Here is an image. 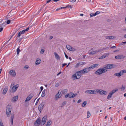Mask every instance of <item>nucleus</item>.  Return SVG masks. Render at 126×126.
I'll use <instances>...</instances> for the list:
<instances>
[{
  "label": "nucleus",
  "instance_id": "f257e3e1",
  "mask_svg": "<svg viewBox=\"0 0 126 126\" xmlns=\"http://www.w3.org/2000/svg\"><path fill=\"white\" fill-rule=\"evenodd\" d=\"M107 71V70L104 67L98 69L95 72V74L97 75H100L103 73H105Z\"/></svg>",
  "mask_w": 126,
  "mask_h": 126
},
{
  "label": "nucleus",
  "instance_id": "f03ea898",
  "mask_svg": "<svg viewBox=\"0 0 126 126\" xmlns=\"http://www.w3.org/2000/svg\"><path fill=\"white\" fill-rule=\"evenodd\" d=\"M81 74L79 71H77L75 73V74L73 75L72 77V78L73 79H79L81 76Z\"/></svg>",
  "mask_w": 126,
  "mask_h": 126
},
{
  "label": "nucleus",
  "instance_id": "7ed1b4c3",
  "mask_svg": "<svg viewBox=\"0 0 126 126\" xmlns=\"http://www.w3.org/2000/svg\"><path fill=\"white\" fill-rule=\"evenodd\" d=\"M11 109V107L10 105H7L6 107V114L8 117H9L10 115Z\"/></svg>",
  "mask_w": 126,
  "mask_h": 126
},
{
  "label": "nucleus",
  "instance_id": "20e7f679",
  "mask_svg": "<svg viewBox=\"0 0 126 126\" xmlns=\"http://www.w3.org/2000/svg\"><path fill=\"white\" fill-rule=\"evenodd\" d=\"M29 28L28 27L25 30H24L22 31L19 32L18 34V35L17 36V38H18L22 34H23L26 31H28L29 30Z\"/></svg>",
  "mask_w": 126,
  "mask_h": 126
},
{
  "label": "nucleus",
  "instance_id": "39448f33",
  "mask_svg": "<svg viewBox=\"0 0 126 126\" xmlns=\"http://www.w3.org/2000/svg\"><path fill=\"white\" fill-rule=\"evenodd\" d=\"M19 87V85L17 84L15 86H14L12 88L11 90H10V92L14 93L17 90L18 88Z\"/></svg>",
  "mask_w": 126,
  "mask_h": 126
},
{
  "label": "nucleus",
  "instance_id": "423d86ee",
  "mask_svg": "<svg viewBox=\"0 0 126 126\" xmlns=\"http://www.w3.org/2000/svg\"><path fill=\"white\" fill-rule=\"evenodd\" d=\"M89 70L88 69V67L87 68H85L84 69L79 71L81 74H84L87 73L89 71Z\"/></svg>",
  "mask_w": 126,
  "mask_h": 126
},
{
  "label": "nucleus",
  "instance_id": "0eeeda50",
  "mask_svg": "<svg viewBox=\"0 0 126 126\" xmlns=\"http://www.w3.org/2000/svg\"><path fill=\"white\" fill-rule=\"evenodd\" d=\"M104 67L106 69H111L114 67V65L111 64H106Z\"/></svg>",
  "mask_w": 126,
  "mask_h": 126
},
{
  "label": "nucleus",
  "instance_id": "6e6552de",
  "mask_svg": "<svg viewBox=\"0 0 126 126\" xmlns=\"http://www.w3.org/2000/svg\"><path fill=\"white\" fill-rule=\"evenodd\" d=\"M93 48H92L90 49L88 51V53L90 55H94L97 53L96 50L95 51H93Z\"/></svg>",
  "mask_w": 126,
  "mask_h": 126
},
{
  "label": "nucleus",
  "instance_id": "1a4fd4ad",
  "mask_svg": "<svg viewBox=\"0 0 126 126\" xmlns=\"http://www.w3.org/2000/svg\"><path fill=\"white\" fill-rule=\"evenodd\" d=\"M41 119L39 118L34 122V125L35 126H39L41 123Z\"/></svg>",
  "mask_w": 126,
  "mask_h": 126
},
{
  "label": "nucleus",
  "instance_id": "9d476101",
  "mask_svg": "<svg viewBox=\"0 0 126 126\" xmlns=\"http://www.w3.org/2000/svg\"><path fill=\"white\" fill-rule=\"evenodd\" d=\"M44 104L43 102L41 103L38 107V110L41 113L44 108Z\"/></svg>",
  "mask_w": 126,
  "mask_h": 126
},
{
  "label": "nucleus",
  "instance_id": "9b49d317",
  "mask_svg": "<svg viewBox=\"0 0 126 126\" xmlns=\"http://www.w3.org/2000/svg\"><path fill=\"white\" fill-rule=\"evenodd\" d=\"M66 47L67 49L70 51H76L75 49L73 48L72 47L69 45H66Z\"/></svg>",
  "mask_w": 126,
  "mask_h": 126
},
{
  "label": "nucleus",
  "instance_id": "f8f14e48",
  "mask_svg": "<svg viewBox=\"0 0 126 126\" xmlns=\"http://www.w3.org/2000/svg\"><path fill=\"white\" fill-rule=\"evenodd\" d=\"M125 57V56L122 55H119L115 56V57L117 59H124Z\"/></svg>",
  "mask_w": 126,
  "mask_h": 126
},
{
  "label": "nucleus",
  "instance_id": "ddd939ff",
  "mask_svg": "<svg viewBox=\"0 0 126 126\" xmlns=\"http://www.w3.org/2000/svg\"><path fill=\"white\" fill-rule=\"evenodd\" d=\"M33 94H31L29 95L28 97H27L25 101L27 102V101L30 100L33 96Z\"/></svg>",
  "mask_w": 126,
  "mask_h": 126
},
{
  "label": "nucleus",
  "instance_id": "4468645a",
  "mask_svg": "<svg viewBox=\"0 0 126 126\" xmlns=\"http://www.w3.org/2000/svg\"><path fill=\"white\" fill-rule=\"evenodd\" d=\"M62 92V91H59L58 94H56L55 98L56 99H58L62 96V94H61Z\"/></svg>",
  "mask_w": 126,
  "mask_h": 126
},
{
  "label": "nucleus",
  "instance_id": "2eb2a0df",
  "mask_svg": "<svg viewBox=\"0 0 126 126\" xmlns=\"http://www.w3.org/2000/svg\"><path fill=\"white\" fill-rule=\"evenodd\" d=\"M9 74L12 77H15L16 76V73L14 70H10L9 72Z\"/></svg>",
  "mask_w": 126,
  "mask_h": 126
},
{
  "label": "nucleus",
  "instance_id": "dca6fc26",
  "mask_svg": "<svg viewBox=\"0 0 126 126\" xmlns=\"http://www.w3.org/2000/svg\"><path fill=\"white\" fill-rule=\"evenodd\" d=\"M99 65V64L98 63H96L92 65L91 66L88 67V69L89 70H91L92 69H94V68L98 66Z\"/></svg>",
  "mask_w": 126,
  "mask_h": 126
},
{
  "label": "nucleus",
  "instance_id": "f3484780",
  "mask_svg": "<svg viewBox=\"0 0 126 126\" xmlns=\"http://www.w3.org/2000/svg\"><path fill=\"white\" fill-rule=\"evenodd\" d=\"M99 93L101 95H105L107 94V92L105 91L100 89L99 90Z\"/></svg>",
  "mask_w": 126,
  "mask_h": 126
},
{
  "label": "nucleus",
  "instance_id": "a211bd4d",
  "mask_svg": "<svg viewBox=\"0 0 126 126\" xmlns=\"http://www.w3.org/2000/svg\"><path fill=\"white\" fill-rule=\"evenodd\" d=\"M47 119V116H45L42 118V120L41 123L43 125H44L46 123V120Z\"/></svg>",
  "mask_w": 126,
  "mask_h": 126
},
{
  "label": "nucleus",
  "instance_id": "6ab92c4d",
  "mask_svg": "<svg viewBox=\"0 0 126 126\" xmlns=\"http://www.w3.org/2000/svg\"><path fill=\"white\" fill-rule=\"evenodd\" d=\"M109 54V53H106L104 54L103 55L100 57L99 58V59H101L104 58H105L107 57Z\"/></svg>",
  "mask_w": 126,
  "mask_h": 126
},
{
  "label": "nucleus",
  "instance_id": "aec40b11",
  "mask_svg": "<svg viewBox=\"0 0 126 126\" xmlns=\"http://www.w3.org/2000/svg\"><path fill=\"white\" fill-rule=\"evenodd\" d=\"M105 38L108 39H113L115 38V37L113 36H106Z\"/></svg>",
  "mask_w": 126,
  "mask_h": 126
},
{
  "label": "nucleus",
  "instance_id": "412c9836",
  "mask_svg": "<svg viewBox=\"0 0 126 126\" xmlns=\"http://www.w3.org/2000/svg\"><path fill=\"white\" fill-rule=\"evenodd\" d=\"M54 55L56 58L58 60L60 59V57L58 55L56 52L54 53Z\"/></svg>",
  "mask_w": 126,
  "mask_h": 126
},
{
  "label": "nucleus",
  "instance_id": "4be33fe9",
  "mask_svg": "<svg viewBox=\"0 0 126 126\" xmlns=\"http://www.w3.org/2000/svg\"><path fill=\"white\" fill-rule=\"evenodd\" d=\"M18 96L17 95L13 97L12 99V101L13 102H15L18 99Z\"/></svg>",
  "mask_w": 126,
  "mask_h": 126
},
{
  "label": "nucleus",
  "instance_id": "5701e85b",
  "mask_svg": "<svg viewBox=\"0 0 126 126\" xmlns=\"http://www.w3.org/2000/svg\"><path fill=\"white\" fill-rule=\"evenodd\" d=\"M14 118V115L13 114H12L11 115V122L12 125L13 124V118Z\"/></svg>",
  "mask_w": 126,
  "mask_h": 126
},
{
  "label": "nucleus",
  "instance_id": "b1692460",
  "mask_svg": "<svg viewBox=\"0 0 126 126\" xmlns=\"http://www.w3.org/2000/svg\"><path fill=\"white\" fill-rule=\"evenodd\" d=\"M124 73H126V71L125 70H123L121 71L119 73L120 74V76L122 75Z\"/></svg>",
  "mask_w": 126,
  "mask_h": 126
},
{
  "label": "nucleus",
  "instance_id": "393cba45",
  "mask_svg": "<svg viewBox=\"0 0 126 126\" xmlns=\"http://www.w3.org/2000/svg\"><path fill=\"white\" fill-rule=\"evenodd\" d=\"M52 123V122L51 120H49L47 123L46 126H50Z\"/></svg>",
  "mask_w": 126,
  "mask_h": 126
},
{
  "label": "nucleus",
  "instance_id": "a878e982",
  "mask_svg": "<svg viewBox=\"0 0 126 126\" xmlns=\"http://www.w3.org/2000/svg\"><path fill=\"white\" fill-rule=\"evenodd\" d=\"M47 91L46 89H44L42 92L41 96L42 97H44L45 95V92Z\"/></svg>",
  "mask_w": 126,
  "mask_h": 126
},
{
  "label": "nucleus",
  "instance_id": "bb28decb",
  "mask_svg": "<svg viewBox=\"0 0 126 126\" xmlns=\"http://www.w3.org/2000/svg\"><path fill=\"white\" fill-rule=\"evenodd\" d=\"M8 89L7 88L4 89L2 92L3 94H5L7 91Z\"/></svg>",
  "mask_w": 126,
  "mask_h": 126
},
{
  "label": "nucleus",
  "instance_id": "cd10ccee",
  "mask_svg": "<svg viewBox=\"0 0 126 126\" xmlns=\"http://www.w3.org/2000/svg\"><path fill=\"white\" fill-rule=\"evenodd\" d=\"M118 89H116L115 90H113L112 91L110 92V93L112 94H113L115 93L116 91H118Z\"/></svg>",
  "mask_w": 126,
  "mask_h": 126
},
{
  "label": "nucleus",
  "instance_id": "c85d7f7f",
  "mask_svg": "<svg viewBox=\"0 0 126 126\" xmlns=\"http://www.w3.org/2000/svg\"><path fill=\"white\" fill-rule=\"evenodd\" d=\"M41 62V60H37L35 62V64L36 65H38Z\"/></svg>",
  "mask_w": 126,
  "mask_h": 126
},
{
  "label": "nucleus",
  "instance_id": "c756f323",
  "mask_svg": "<svg viewBox=\"0 0 126 126\" xmlns=\"http://www.w3.org/2000/svg\"><path fill=\"white\" fill-rule=\"evenodd\" d=\"M99 90L98 89L94 90H93V91L94 93V94H95L96 93H99Z\"/></svg>",
  "mask_w": 126,
  "mask_h": 126
},
{
  "label": "nucleus",
  "instance_id": "7c9ffc66",
  "mask_svg": "<svg viewBox=\"0 0 126 126\" xmlns=\"http://www.w3.org/2000/svg\"><path fill=\"white\" fill-rule=\"evenodd\" d=\"M112 94L110 93L108 95V96L107 98V99H109L112 96Z\"/></svg>",
  "mask_w": 126,
  "mask_h": 126
},
{
  "label": "nucleus",
  "instance_id": "2f4dec72",
  "mask_svg": "<svg viewBox=\"0 0 126 126\" xmlns=\"http://www.w3.org/2000/svg\"><path fill=\"white\" fill-rule=\"evenodd\" d=\"M87 104V102L86 101H84L83 103L82 104V107H84L85 105H86Z\"/></svg>",
  "mask_w": 126,
  "mask_h": 126
},
{
  "label": "nucleus",
  "instance_id": "473e14b6",
  "mask_svg": "<svg viewBox=\"0 0 126 126\" xmlns=\"http://www.w3.org/2000/svg\"><path fill=\"white\" fill-rule=\"evenodd\" d=\"M73 93H69V97L71 98H73Z\"/></svg>",
  "mask_w": 126,
  "mask_h": 126
},
{
  "label": "nucleus",
  "instance_id": "72a5a7b5",
  "mask_svg": "<svg viewBox=\"0 0 126 126\" xmlns=\"http://www.w3.org/2000/svg\"><path fill=\"white\" fill-rule=\"evenodd\" d=\"M119 73H115L114 74V75L115 76H116L118 77H120V75Z\"/></svg>",
  "mask_w": 126,
  "mask_h": 126
},
{
  "label": "nucleus",
  "instance_id": "f704fd0d",
  "mask_svg": "<svg viewBox=\"0 0 126 126\" xmlns=\"http://www.w3.org/2000/svg\"><path fill=\"white\" fill-rule=\"evenodd\" d=\"M104 50V49H103V48L101 49H99L97 50H96L97 53L98 52H101V51Z\"/></svg>",
  "mask_w": 126,
  "mask_h": 126
},
{
  "label": "nucleus",
  "instance_id": "c9c22d12",
  "mask_svg": "<svg viewBox=\"0 0 126 126\" xmlns=\"http://www.w3.org/2000/svg\"><path fill=\"white\" fill-rule=\"evenodd\" d=\"M67 91V89H65L63 91H62V92L63 94H65L66 93Z\"/></svg>",
  "mask_w": 126,
  "mask_h": 126
},
{
  "label": "nucleus",
  "instance_id": "e433bc0d",
  "mask_svg": "<svg viewBox=\"0 0 126 126\" xmlns=\"http://www.w3.org/2000/svg\"><path fill=\"white\" fill-rule=\"evenodd\" d=\"M87 118H89L91 114L90 113V112L88 111L87 112Z\"/></svg>",
  "mask_w": 126,
  "mask_h": 126
},
{
  "label": "nucleus",
  "instance_id": "4c0bfd02",
  "mask_svg": "<svg viewBox=\"0 0 126 126\" xmlns=\"http://www.w3.org/2000/svg\"><path fill=\"white\" fill-rule=\"evenodd\" d=\"M19 47H18L17 49V55L19 54L20 50L19 48Z\"/></svg>",
  "mask_w": 126,
  "mask_h": 126
},
{
  "label": "nucleus",
  "instance_id": "58836bf2",
  "mask_svg": "<svg viewBox=\"0 0 126 126\" xmlns=\"http://www.w3.org/2000/svg\"><path fill=\"white\" fill-rule=\"evenodd\" d=\"M4 23H3V24H2L1 25H0V32H1L3 30V28L2 27H1L2 26V25H3L4 24Z\"/></svg>",
  "mask_w": 126,
  "mask_h": 126
},
{
  "label": "nucleus",
  "instance_id": "ea45409f",
  "mask_svg": "<svg viewBox=\"0 0 126 126\" xmlns=\"http://www.w3.org/2000/svg\"><path fill=\"white\" fill-rule=\"evenodd\" d=\"M79 65H81L85 64V63L82 62H80L78 63Z\"/></svg>",
  "mask_w": 126,
  "mask_h": 126
},
{
  "label": "nucleus",
  "instance_id": "a19ab883",
  "mask_svg": "<svg viewBox=\"0 0 126 126\" xmlns=\"http://www.w3.org/2000/svg\"><path fill=\"white\" fill-rule=\"evenodd\" d=\"M90 91H91L90 90H87L86 91H85V93H86V94H90V93H91L90 92Z\"/></svg>",
  "mask_w": 126,
  "mask_h": 126
},
{
  "label": "nucleus",
  "instance_id": "79ce46f5",
  "mask_svg": "<svg viewBox=\"0 0 126 126\" xmlns=\"http://www.w3.org/2000/svg\"><path fill=\"white\" fill-rule=\"evenodd\" d=\"M44 51L45 50L44 49H42L40 51V53L42 54L44 53Z\"/></svg>",
  "mask_w": 126,
  "mask_h": 126
},
{
  "label": "nucleus",
  "instance_id": "37998d69",
  "mask_svg": "<svg viewBox=\"0 0 126 126\" xmlns=\"http://www.w3.org/2000/svg\"><path fill=\"white\" fill-rule=\"evenodd\" d=\"M125 89V88L123 85H122V87L121 88V91H124Z\"/></svg>",
  "mask_w": 126,
  "mask_h": 126
},
{
  "label": "nucleus",
  "instance_id": "c03bdc74",
  "mask_svg": "<svg viewBox=\"0 0 126 126\" xmlns=\"http://www.w3.org/2000/svg\"><path fill=\"white\" fill-rule=\"evenodd\" d=\"M94 14L93 13H91L90 14V16L91 17H92L93 16H95L96 15H94Z\"/></svg>",
  "mask_w": 126,
  "mask_h": 126
},
{
  "label": "nucleus",
  "instance_id": "a18cd8bd",
  "mask_svg": "<svg viewBox=\"0 0 126 126\" xmlns=\"http://www.w3.org/2000/svg\"><path fill=\"white\" fill-rule=\"evenodd\" d=\"M79 66V65L78 63H77V64H76L75 65V68H78Z\"/></svg>",
  "mask_w": 126,
  "mask_h": 126
},
{
  "label": "nucleus",
  "instance_id": "49530a36",
  "mask_svg": "<svg viewBox=\"0 0 126 126\" xmlns=\"http://www.w3.org/2000/svg\"><path fill=\"white\" fill-rule=\"evenodd\" d=\"M0 126H4L1 121H0Z\"/></svg>",
  "mask_w": 126,
  "mask_h": 126
},
{
  "label": "nucleus",
  "instance_id": "de8ad7c7",
  "mask_svg": "<svg viewBox=\"0 0 126 126\" xmlns=\"http://www.w3.org/2000/svg\"><path fill=\"white\" fill-rule=\"evenodd\" d=\"M100 13V12L99 11H96L94 15H97L98 14H99Z\"/></svg>",
  "mask_w": 126,
  "mask_h": 126
},
{
  "label": "nucleus",
  "instance_id": "09e8293b",
  "mask_svg": "<svg viewBox=\"0 0 126 126\" xmlns=\"http://www.w3.org/2000/svg\"><path fill=\"white\" fill-rule=\"evenodd\" d=\"M10 21H11V20H8L7 21V23L8 24H9L10 22Z\"/></svg>",
  "mask_w": 126,
  "mask_h": 126
},
{
  "label": "nucleus",
  "instance_id": "8fccbe9b",
  "mask_svg": "<svg viewBox=\"0 0 126 126\" xmlns=\"http://www.w3.org/2000/svg\"><path fill=\"white\" fill-rule=\"evenodd\" d=\"M59 85V84L58 83H57L56 84L55 86L56 87H57Z\"/></svg>",
  "mask_w": 126,
  "mask_h": 126
},
{
  "label": "nucleus",
  "instance_id": "3c124183",
  "mask_svg": "<svg viewBox=\"0 0 126 126\" xmlns=\"http://www.w3.org/2000/svg\"><path fill=\"white\" fill-rule=\"evenodd\" d=\"M77 95V94H74L73 93V98L75 97Z\"/></svg>",
  "mask_w": 126,
  "mask_h": 126
},
{
  "label": "nucleus",
  "instance_id": "603ef678",
  "mask_svg": "<svg viewBox=\"0 0 126 126\" xmlns=\"http://www.w3.org/2000/svg\"><path fill=\"white\" fill-rule=\"evenodd\" d=\"M24 68L27 69L29 68V66L28 65H26L24 67Z\"/></svg>",
  "mask_w": 126,
  "mask_h": 126
},
{
  "label": "nucleus",
  "instance_id": "864d4df0",
  "mask_svg": "<svg viewBox=\"0 0 126 126\" xmlns=\"http://www.w3.org/2000/svg\"><path fill=\"white\" fill-rule=\"evenodd\" d=\"M40 99V98H39L38 99H37V101H36V103H35V105H37V104L38 103V101H39V100Z\"/></svg>",
  "mask_w": 126,
  "mask_h": 126
},
{
  "label": "nucleus",
  "instance_id": "5fc2aeb1",
  "mask_svg": "<svg viewBox=\"0 0 126 126\" xmlns=\"http://www.w3.org/2000/svg\"><path fill=\"white\" fill-rule=\"evenodd\" d=\"M66 103V102H64L62 104V106H64Z\"/></svg>",
  "mask_w": 126,
  "mask_h": 126
},
{
  "label": "nucleus",
  "instance_id": "6e6d98bb",
  "mask_svg": "<svg viewBox=\"0 0 126 126\" xmlns=\"http://www.w3.org/2000/svg\"><path fill=\"white\" fill-rule=\"evenodd\" d=\"M40 89H41V91L39 93V94L41 92V91H42V90H43V87L42 86H41L40 87Z\"/></svg>",
  "mask_w": 126,
  "mask_h": 126
},
{
  "label": "nucleus",
  "instance_id": "4d7b16f0",
  "mask_svg": "<svg viewBox=\"0 0 126 126\" xmlns=\"http://www.w3.org/2000/svg\"><path fill=\"white\" fill-rule=\"evenodd\" d=\"M68 97H69V95L68 94H67L65 95V98H66Z\"/></svg>",
  "mask_w": 126,
  "mask_h": 126
},
{
  "label": "nucleus",
  "instance_id": "13d9d810",
  "mask_svg": "<svg viewBox=\"0 0 126 126\" xmlns=\"http://www.w3.org/2000/svg\"><path fill=\"white\" fill-rule=\"evenodd\" d=\"M42 9V8H41V9H40V10L38 11L37 13L38 14H39L40 13L41 11V10Z\"/></svg>",
  "mask_w": 126,
  "mask_h": 126
},
{
  "label": "nucleus",
  "instance_id": "bf43d9fd",
  "mask_svg": "<svg viewBox=\"0 0 126 126\" xmlns=\"http://www.w3.org/2000/svg\"><path fill=\"white\" fill-rule=\"evenodd\" d=\"M64 54L66 58L67 59H68V56L66 54L65 52H64Z\"/></svg>",
  "mask_w": 126,
  "mask_h": 126
},
{
  "label": "nucleus",
  "instance_id": "052dcab7",
  "mask_svg": "<svg viewBox=\"0 0 126 126\" xmlns=\"http://www.w3.org/2000/svg\"><path fill=\"white\" fill-rule=\"evenodd\" d=\"M90 94H94V91H93V90H91L90 91Z\"/></svg>",
  "mask_w": 126,
  "mask_h": 126
},
{
  "label": "nucleus",
  "instance_id": "680f3d73",
  "mask_svg": "<svg viewBox=\"0 0 126 126\" xmlns=\"http://www.w3.org/2000/svg\"><path fill=\"white\" fill-rule=\"evenodd\" d=\"M67 7L71 8V5H69V6L68 5L65 7V8H67Z\"/></svg>",
  "mask_w": 126,
  "mask_h": 126
},
{
  "label": "nucleus",
  "instance_id": "e2e57ef3",
  "mask_svg": "<svg viewBox=\"0 0 126 126\" xmlns=\"http://www.w3.org/2000/svg\"><path fill=\"white\" fill-rule=\"evenodd\" d=\"M81 102V99H79L77 103H79Z\"/></svg>",
  "mask_w": 126,
  "mask_h": 126
},
{
  "label": "nucleus",
  "instance_id": "0e129e2a",
  "mask_svg": "<svg viewBox=\"0 0 126 126\" xmlns=\"http://www.w3.org/2000/svg\"><path fill=\"white\" fill-rule=\"evenodd\" d=\"M48 0L47 1V3H48L49 2H50L51 0Z\"/></svg>",
  "mask_w": 126,
  "mask_h": 126
},
{
  "label": "nucleus",
  "instance_id": "69168bd1",
  "mask_svg": "<svg viewBox=\"0 0 126 126\" xmlns=\"http://www.w3.org/2000/svg\"><path fill=\"white\" fill-rule=\"evenodd\" d=\"M116 47L115 46H112V47H110V48H115Z\"/></svg>",
  "mask_w": 126,
  "mask_h": 126
},
{
  "label": "nucleus",
  "instance_id": "338daca9",
  "mask_svg": "<svg viewBox=\"0 0 126 126\" xmlns=\"http://www.w3.org/2000/svg\"><path fill=\"white\" fill-rule=\"evenodd\" d=\"M67 65L66 63H64L62 65L63 67H64V66H65V65Z\"/></svg>",
  "mask_w": 126,
  "mask_h": 126
},
{
  "label": "nucleus",
  "instance_id": "774afa93",
  "mask_svg": "<svg viewBox=\"0 0 126 126\" xmlns=\"http://www.w3.org/2000/svg\"><path fill=\"white\" fill-rule=\"evenodd\" d=\"M76 0H72L71 1L72 2H75L76 1Z\"/></svg>",
  "mask_w": 126,
  "mask_h": 126
}]
</instances>
